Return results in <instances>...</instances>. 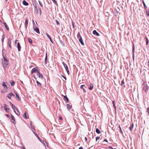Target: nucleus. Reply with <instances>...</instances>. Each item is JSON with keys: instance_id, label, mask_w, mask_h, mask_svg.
Here are the masks:
<instances>
[{"instance_id": "nucleus-39", "label": "nucleus", "mask_w": 149, "mask_h": 149, "mask_svg": "<svg viewBox=\"0 0 149 149\" xmlns=\"http://www.w3.org/2000/svg\"><path fill=\"white\" fill-rule=\"evenodd\" d=\"M43 142L45 145H47V143L45 141H43Z\"/></svg>"}, {"instance_id": "nucleus-35", "label": "nucleus", "mask_w": 149, "mask_h": 149, "mask_svg": "<svg viewBox=\"0 0 149 149\" xmlns=\"http://www.w3.org/2000/svg\"><path fill=\"white\" fill-rule=\"evenodd\" d=\"M100 139V137H99V136L97 137L96 138V141H97V140L99 139Z\"/></svg>"}, {"instance_id": "nucleus-13", "label": "nucleus", "mask_w": 149, "mask_h": 149, "mask_svg": "<svg viewBox=\"0 0 149 149\" xmlns=\"http://www.w3.org/2000/svg\"><path fill=\"white\" fill-rule=\"evenodd\" d=\"M62 63L64 67H65L66 71H67V70H68L67 66V65H65V64L64 62H63Z\"/></svg>"}, {"instance_id": "nucleus-16", "label": "nucleus", "mask_w": 149, "mask_h": 149, "mask_svg": "<svg viewBox=\"0 0 149 149\" xmlns=\"http://www.w3.org/2000/svg\"><path fill=\"white\" fill-rule=\"evenodd\" d=\"M2 85L4 88H7L6 84V83H5V82H2Z\"/></svg>"}, {"instance_id": "nucleus-15", "label": "nucleus", "mask_w": 149, "mask_h": 149, "mask_svg": "<svg viewBox=\"0 0 149 149\" xmlns=\"http://www.w3.org/2000/svg\"><path fill=\"white\" fill-rule=\"evenodd\" d=\"M25 115V118L27 119L28 118H29V116L28 114H27V113L26 112H25L24 113Z\"/></svg>"}, {"instance_id": "nucleus-31", "label": "nucleus", "mask_w": 149, "mask_h": 149, "mask_svg": "<svg viewBox=\"0 0 149 149\" xmlns=\"http://www.w3.org/2000/svg\"><path fill=\"white\" fill-rule=\"evenodd\" d=\"M34 134H35V135H36V136L37 137V138H38V139L39 140H40V139H39V137L38 136V135L37 134H36V133H35Z\"/></svg>"}, {"instance_id": "nucleus-17", "label": "nucleus", "mask_w": 149, "mask_h": 149, "mask_svg": "<svg viewBox=\"0 0 149 149\" xmlns=\"http://www.w3.org/2000/svg\"><path fill=\"white\" fill-rule=\"evenodd\" d=\"M79 42L81 44L83 45H84V43L83 42V40H82V39L81 38H80L79 40Z\"/></svg>"}, {"instance_id": "nucleus-5", "label": "nucleus", "mask_w": 149, "mask_h": 149, "mask_svg": "<svg viewBox=\"0 0 149 149\" xmlns=\"http://www.w3.org/2000/svg\"><path fill=\"white\" fill-rule=\"evenodd\" d=\"M7 88H4L3 89L1 90V92L3 93H6L7 92Z\"/></svg>"}, {"instance_id": "nucleus-44", "label": "nucleus", "mask_w": 149, "mask_h": 149, "mask_svg": "<svg viewBox=\"0 0 149 149\" xmlns=\"http://www.w3.org/2000/svg\"><path fill=\"white\" fill-rule=\"evenodd\" d=\"M67 72L68 74V75H69V74H70V73H69V70H67V71H66Z\"/></svg>"}, {"instance_id": "nucleus-50", "label": "nucleus", "mask_w": 149, "mask_h": 149, "mask_svg": "<svg viewBox=\"0 0 149 149\" xmlns=\"http://www.w3.org/2000/svg\"><path fill=\"white\" fill-rule=\"evenodd\" d=\"M79 149H83V148L82 147H80Z\"/></svg>"}, {"instance_id": "nucleus-30", "label": "nucleus", "mask_w": 149, "mask_h": 149, "mask_svg": "<svg viewBox=\"0 0 149 149\" xmlns=\"http://www.w3.org/2000/svg\"><path fill=\"white\" fill-rule=\"evenodd\" d=\"M134 45L133 46V53H134ZM133 59L134 60V54H133Z\"/></svg>"}, {"instance_id": "nucleus-58", "label": "nucleus", "mask_w": 149, "mask_h": 149, "mask_svg": "<svg viewBox=\"0 0 149 149\" xmlns=\"http://www.w3.org/2000/svg\"><path fill=\"white\" fill-rule=\"evenodd\" d=\"M15 111H16V112H17V111H18V110L17 109V110H15Z\"/></svg>"}, {"instance_id": "nucleus-8", "label": "nucleus", "mask_w": 149, "mask_h": 149, "mask_svg": "<svg viewBox=\"0 0 149 149\" xmlns=\"http://www.w3.org/2000/svg\"><path fill=\"white\" fill-rule=\"evenodd\" d=\"M11 118H12V122L14 123H15V118L12 114H11Z\"/></svg>"}, {"instance_id": "nucleus-61", "label": "nucleus", "mask_w": 149, "mask_h": 149, "mask_svg": "<svg viewBox=\"0 0 149 149\" xmlns=\"http://www.w3.org/2000/svg\"><path fill=\"white\" fill-rule=\"evenodd\" d=\"M122 84H123V82H122Z\"/></svg>"}, {"instance_id": "nucleus-29", "label": "nucleus", "mask_w": 149, "mask_h": 149, "mask_svg": "<svg viewBox=\"0 0 149 149\" xmlns=\"http://www.w3.org/2000/svg\"><path fill=\"white\" fill-rule=\"evenodd\" d=\"M146 14L148 16L149 15V10H147L146 11Z\"/></svg>"}, {"instance_id": "nucleus-59", "label": "nucleus", "mask_w": 149, "mask_h": 149, "mask_svg": "<svg viewBox=\"0 0 149 149\" xmlns=\"http://www.w3.org/2000/svg\"><path fill=\"white\" fill-rule=\"evenodd\" d=\"M8 42H9V44H10V42H9V41Z\"/></svg>"}, {"instance_id": "nucleus-41", "label": "nucleus", "mask_w": 149, "mask_h": 149, "mask_svg": "<svg viewBox=\"0 0 149 149\" xmlns=\"http://www.w3.org/2000/svg\"><path fill=\"white\" fill-rule=\"evenodd\" d=\"M119 128H120V130L121 131V132L122 133V130H121V128L120 126V125H119Z\"/></svg>"}, {"instance_id": "nucleus-49", "label": "nucleus", "mask_w": 149, "mask_h": 149, "mask_svg": "<svg viewBox=\"0 0 149 149\" xmlns=\"http://www.w3.org/2000/svg\"><path fill=\"white\" fill-rule=\"evenodd\" d=\"M72 26H73V28H74V23H72Z\"/></svg>"}, {"instance_id": "nucleus-24", "label": "nucleus", "mask_w": 149, "mask_h": 149, "mask_svg": "<svg viewBox=\"0 0 149 149\" xmlns=\"http://www.w3.org/2000/svg\"><path fill=\"white\" fill-rule=\"evenodd\" d=\"M37 10L38 11L37 12V13H38L40 15L41 14V10L40 9H39L38 10L37 9Z\"/></svg>"}, {"instance_id": "nucleus-14", "label": "nucleus", "mask_w": 149, "mask_h": 149, "mask_svg": "<svg viewBox=\"0 0 149 149\" xmlns=\"http://www.w3.org/2000/svg\"><path fill=\"white\" fill-rule=\"evenodd\" d=\"M46 35L47 37L49 38V39L51 42H52V39L51 37H50V36H49V35L47 33H46Z\"/></svg>"}, {"instance_id": "nucleus-25", "label": "nucleus", "mask_w": 149, "mask_h": 149, "mask_svg": "<svg viewBox=\"0 0 149 149\" xmlns=\"http://www.w3.org/2000/svg\"><path fill=\"white\" fill-rule=\"evenodd\" d=\"M28 24V22L27 20H26L25 22V25L26 27H27V26Z\"/></svg>"}, {"instance_id": "nucleus-28", "label": "nucleus", "mask_w": 149, "mask_h": 149, "mask_svg": "<svg viewBox=\"0 0 149 149\" xmlns=\"http://www.w3.org/2000/svg\"><path fill=\"white\" fill-rule=\"evenodd\" d=\"M67 106L68 108L69 109H70L71 107H72L69 104H67Z\"/></svg>"}, {"instance_id": "nucleus-62", "label": "nucleus", "mask_w": 149, "mask_h": 149, "mask_svg": "<svg viewBox=\"0 0 149 149\" xmlns=\"http://www.w3.org/2000/svg\"><path fill=\"white\" fill-rule=\"evenodd\" d=\"M8 0H6V1H7Z\"/></svg>"}, {"instance_id": "nucleus-12", "label": "nucleus", "mask_w": 149, "mask_h": 149, "mask_svg": "<svg viewBox=\"0 0 149 149\" xmlns=\"http://www.w3.org/2000/svg\"><path fill=\"white\" fill-rule=\"evenodd\" d=\"M22 3L23 5L26 6L28 5L29 4L28 3L24 0L23 1Z\"/></svg>"}, {"instance_id": "nucleus-48", "label": "nucleus", "mask_w": 149, "mask_h": 149, "mask_svg": "<svg viewBox=\"0 0 149 149\" xmlns=\"http://www.w3.org/2000/svg\"><path fill=\"white\" fill-rule=\"evenodd\" d=\"M104 141H106V142H108V141H107V139H104Z\"/></svg>"}, {"instance_id": "nucleus-37", "label": "nucleus", "mask_w": 149, "mask_h": 149, "mask_svg": "<svg viewBox=\"0 0 149 149\" xmlns=\"http://www.w3.org/2000/svg\"><path fill=\"white\" fill-rule=\"evenodd\" d=\"M39 1V4H40V6L41 7H42V3H41V2H40V1Z\"/></svg>"}, {"instance_id": "nucleus-46", "label": "nucleus", "mask_w": 149, "mask_h": 149, "mask_svg": "<svg viewBox=\"0 0 149 149\" xmlns=\"http://www.w3.org/2000/svg\"><path fill=\"white\" fill-rule=\"evenodd\" d=\"M6 116L8 118H9V116L8 115V114H6Z\"/></svg>"}, {"instance_id": "nucleus-10", "label": "nucleus", "mask_w": 149, "mask_h": 149, "mask_svg": "<svg viewBox=\"0 0 149 149\" xmlns=\"http://www.w3.org/2000/svg\"><path fill=\"white\" fill-rule=\"evenodd\" d=\"M17 47L18 48V51H20V49L21 48V47L20 46V44L19 42L17 43Z\"/></svg>"}, {"instance_id": "nucleus-43", "label": "nucleus", "mask_w": 149, "mask_h": 149, "mask_svg": "<svg viewBox=\"0 0 149 149\" xmlns=\"http://www.w3.org/2000/svg\"><path fill=\"white\" fill-rule=\"evenodd\" d=\"M148 40L147 38L146 39V44H148Z\"/></svg>"}, {"instance_id": "nucleus-51", "label": "nucleus", "mask_w": 149, "mask_h": 149, "mask_svg": "<svg viewBox=\"0 0 149 149\" xmlns=\"http://www.w3.org/2000/svg\"><path fill=\"white\" fill-rule=\"evenodd\" d=\"M85 140H86V141H87V137H86L85 138Z\"/></svg>"}, {"instance_id": "nucleus-45", "label": "nucleus", "mask_w": 149, "mask_h": 149, "mask_svg": "<svg viewBox=\"0 0 149 149\" xmlns=\"http://www.w3.org/2000/svg\"><path fill=\"white\" fill-rule=\"evenodd\" d=\"M113 105V107H114V108H115V109H116V107L115 105V104H114V105Z\"/></svg>"}, {"instance_id": "nucleus-40", "label": "nucleus", "mask_w": 149, "mask_h": 149, "mask_svg": "<svg viewBox=\"0 0 149 149\" xmlns=\"http://www.w3.org/2000/svg\"><path fill=\"white\" fill-rule=\"evenodd\" d=\"M56 24L57 25H59V22H58V21H57V20H56Z\"/></svg>"}, {"instance_id": "nucleus-33", "label": "nucleus", "mask_w": 149, "mask_h": 149, "mask_svg": "<svg viewBox=\"0 0 149 149\" xmlns=\"http://www.w3.org/2000/svg\"><path fill=\"white\" fill-rule=\"evenodd\" d=\"M85 85H82L81 86V87H80V88H82V89H83V90L84 91H85V90H84V88H83V87Z\"/></svg>"}, {"instance_id": "nucleus-4", "label": "nucleus", "mask_w": 149, "mask_h": 149, "mask_svg": "<svg viewBox=\"0 0 149 149\" xmlns=\"http://www.w3.org/2000/svg\"><path fill=\"white\" fill-rule=\"evenodd\" d=\"M39 72L38 71L37 68H33L32 69V71H31V73L32 74H33L34 73H37L38 72Z\"/></svg>"}, {"instance_id": "nucleus-34", "label": "nucleus", "mask_w": 149, "mask_h": 149, "mask_svg": "<svg viewBox=\"0 0 149 149\" xmlns=\"http://www.w3.org/2000/svg\"><path fill=\"white\" fill-rule=\"evenodd\" d=\"M47 54H46L45 58V62H46V61H47Z\"/></svg>"}, {"instance_id": "nucleus-42", "label": "nucleus", "mask_w": 149, "mask_h": 149, "mask_svg": "<svg viewBox=\"0 0 149 149\" xmlns=\"http://www.w3.org/2000/svg\"><path fill=\"white\" fill-rule=\"evenodd\" d=\"M147 112L148 113V115L149 116V108H147Z\"/></svg>"}, {"instance_id": "nucleus-55", "label": "nucleus", "mask_w": 149, "mask_h": 149, "mask_svg": "<svg viewBox=\"0 0 149 149\" xmlns=\"http://www.w3.org/2000/svg\"><path fill=\"white\" fill-rule=\"evenodd\" d=\"M63 78H64L65 79H66V78L64 76H63Z\"/></svg>"}, {"instance_id": "nucleus-60", "label": "nucleus", "mask_w": 149, "mask_h": 149, "mask_svg": "<svg viewBox=\"0 0 149 149\" xmlns=\"http://www.w3.org/2000/svg\"><path fill=\"white\" fill-rule=\"evenodd\" d=\"M122 84H123V82H122Z\"/></svg>"}, {"instance_id": "nucleus-32", "label": "nucleus", "mask_w": 149, "mask_h": 149, "mask_svg": "<svg viewBox=\"0 0 149 149\" xmlns=\"http://www.w3.org/2000/svg\"><path fill=\"white\" fill-rule=\"evenodd\" d=\"M53 2L56 5H57L56 1L55 0H52Z\"/></svg>"}, {"instance_id": "nucleus-23", "label": "nucleus", "mask_w": 149, "mask_h": 149, "mask_svg": "<svg viewBox=\"0 0 149 149\" xmlns=\"http://www.w3.org/2000/svg\"><path fill=\"white\" fill-rule=\"evenodd\" d=\"M96 131L97 133L98 134H100V131L99 130V129L98 128H97L96 130Z\"/></svg>"}, {"instance_id": "nucleus-54", "label": "nucleus", "mask_w": 149, "mask_h": 149, "mask_svg": "<svg viewBox=\"0 0 149 149\" xmlns=\"http://www.w3.org/2000/svg\"><path fill=\"white\" fill-rule=\"evenodd\" d=\"M9 47H10V48H11V46L10 45V44H9Z\"/></svg>"}, {"instance_id": "nucleus-9", "label": "nucleus", "mask_w": 149, "mask_h": 149, "mask_svg": "<svg viewBox=\"0 0 149 149\" xmlns=\"http://www.w3.org/2000/svg\"><path fill=\"white\" fill-rule=\"evenodd\" d=\"M93 33L97 36H99V33L96 31V30H94L93 31Z\"/></svg>"}, {"instance_id": "nucleus-52", "label": "nucleus", "mask_w": 149, "mask_h": 149, "mask_svg": "<svg viewBox=\"0 0 149 149\" xmlns=\"http://www.w3.org/2000/svg\"><path fill=\"white\" fill-rule=\"evenodd\" d=\"M112 102H113V105H114L115 104H114V101H112Z\"/></svg>"}, {"instance_id": "nucleus-36", "label": "nucleus", "mask_w": 149, "mask_h": 149, "mask_svg": "<svg viewBox=\"0 0 149 149\" xmlns=\"http://www.w3.org/2000/svg\"><path fill=\"white\" fill-rule=\"evenodd\" d=\"M143 3L144 6L145 8H147V6L145 5V3H144L143 1Z\"/></svg>"}, {"instance_id": "nucleus-20", "label": "nucleus", "mask_w": 149, "mask_h": 149, "mask_svg": "<svg viewBox=\"0 0 149 149\" xmlns=\"http://www.w3.org/2000/svg\"><path fill=\"white\" fill-rule=\"evenodd\" d=\"M134 127V124H132V125H131L130 127L129 128L131 131H132V129Z\"/></svg>"}, {"instance_id": "nucleus-21", "label": "nucleus", "mask_w": 149, "mask_h": 149, "mask_svg": "<svg viewBox=\"0 0 149 149\" xmlns=\"http://www.w3.org/2000/svg\"><path fill=\"white\" fill-rule=\"evenodd\" d=\"M3 24H4V25H5L6 29H7V30H9V28H8V26H7L6 24L5 23H4Z\"/></svg>"}, {"instance_id": "nucleus-22", "label": "nucleus", "mask_w": 149, "mask_h": 149, "mask_svg": "<svg viewBox=\"0 0 149 149\" xmlns=\"http://www.w3.org/2000/svg\"><path fill=\"white\" fill-rule=\"evenodd\" d=\"M10 84L12 86H13L15 84V82L14 81H10Z\"/></svg>"}, {"instance_id": "nucleus-18", "label": "nucleus", "mask_w": 149, "mask_h": 149, "mask_svg": "<svg viewBox=\"0 0 149 149\" xmlns=\"http://www.w3.org/2000/svg\"><path fill=\"white\" fill-rule=\"evenodd\" d=\"M93 87V84L91 83L90 84V87L89 89L90 90H92Z\"/></svg>"}, {"instance_id": "nucleus-7", "label": "nucleus", "mask_w": 149, "mask_h": 149, "mask_svg": "<svg viewBox=\"0 0 149 149\" xmlns=\"http://www.w3.org/2000/svg\"><path fill=\"white\" fill-rule=\"evenodd\" d=\"M4 109L6 112H8L9 110V109L7 108V106L6 104H4Z\"/></svg>"}, {"instance_id": "nucleus-19", "label": "nucleus", "mask_w": 149, "mask_h": 149, "mask_svg": "<svg viewBox=\"0 0 149 149\" xmlns=\"http://www.w3.org/2000/svg\"><path fill=\"white\" fill-rule=\"evenodd\" d=\"M62 95L63 96L64 100H66L67 101H68V98L66 96H63V95Z\"/></svg>"}, {"instance_id": "nucleus-38", "label": "nucleus", "mask_w": 149, "mask_h": 149, "mask_svg": "<svg viewBox=\"0 0 149 149\" xmlns=\"http://www.w3.org/2000/svg\"><path fill=\"white\" fill-rule=\"evenodd\" d=\"M30 125H31V128H32V129H34V127L32 125V124L31 123H30Z\"/></svg>"}, {"instance_id": "nucleus-57", "label": "nucleus", "mask_w": 149, "mask_h": 149, "mask_svg": "<svg viewBox=\"0 0 149 149\" xmlns=\"http://www.w3.org/2000/svg\"><path fill=\"white\" fill-rule=\"evenodd\" d=\"M17 40H15V43H16V42H17Z\"/></svg>"}, {"instance_id": "nucleus-2", "label": "nucleus", "mask_w": 149, "mask_h": 149, "mask_svg": "<svg viewBox=\"0 0 149 149\" xmlns=\"http://www.w3.org/2000/svg\"><path fill=\"white\" fill-rule=\"evenodd\" d=\"M37 75L38 77V80L39 81H40L42 80L43 76L39 72H38Z\"/></svg>"}, {"instance_id": "nucleus-3", "label": "nucleus", "mask_w": 149, "mask_h": 149, "mask_svg": "<svg viewBox=\"0 0 149 149\" xmlns=\"http://www.w3.org/2000/svg\"><path fill=\"white\" fill-rule=\"evenodd\" d=\"M14 96V95L12 93H10L7 95V97L8 99H10L12 97Z\"/></svg>"}, {"instance_id": "nucleus-6", "label": "nucleus", "mask_w": 149, "mask_h": 149, "mask_svg": "<svg viewBox=\"0 0 149 149\" xmlns=\"http://www.w3.org/2000/svg\"><path fill=\"white\" fill-rule=\"evenodd\" d=\"M15 93L16 94V97H17V100H19L20 101L21 100V99L19 97V95H18V93H17V92L16 91H15Z\"/></svg>"}, {"instance_id": "nucleus-26", "label": "nucleus", "mask_w": 149, "mask_h": 149, "mask_svg": "<svg viewBox=\"0 0 149 149\" xmlns=\"http://www.w3.org/2000/svg\"><path fill=\"white\" fill-rule=\"evenodd\" d=\"M28 40L29 42V43H31V44L32 43V40L31 38H29L28 39Z\"/></svg>"}, {"instance_id": "nucleus-11", "label": "nucleus", "mask_w": 149, "mask_h": 149, "mask_svg": "<svg viewBox=\"0 0 149 149\" xmlns=\"http://www.w3.org/2000/svg\"><path fill=\"white\" fill-rule=\"evenodd\" d=\"M34 30L37 33H40L39 29L38 28H34Z\"/></svg>"}, {"instance_id": "nucleus-56", "label": "nucleus", "mask_w": 149, "mask_h": 149, "mask_svg": "<svg viewBox=\"0 0 149 149\" xmlns=\"http://www.w3.org/2000/svg\"><path fill=\"white\" fill-rule=\"evenodd\" d=\"M22 149H25V148H24V147H23L22 148Z\"/></svg>"}, {"instance_id": "nucleus-27", "label": "nucleus", "mask_w": 149, "mask_h": 149, "mask_svg": "<svg viewBox=\"0 0 149 149\" xmlns=\"http://www.w3.org/2000/svg\"><path fill=\"white\" fill-rule=\"evenodd\" d=\"M36 82L38 86H41V84L40 83H39L38 81H37Z\"/></svg>"}, {"instance_id": "nucleus-53", "label": "nucleus", "mask_w": 149, "mask_h": 149, "mask_svg": "<svg viewBox=\"0 0 149 149\" xmlns=\"http://www.w3.org/2000/svg\"><path fill=\"white\" fill-rule=\"evenodd\" d=\"M59 119H60V120H62V117H59Z\"/></svg>"}, {"instance_id": "nucleus-1", "label": "nucleus", "mask_w": 149, "mask_h": 149, "mask_svg": "<svg viewBox=\"0 0 149 149\" xmlns=\"http://www.w3.org/2000/svg\"><path fill=\"white\" fill-rule=\"evenodd\" d=\"M11 104L12 105V108L13 109L15 113L17 115L19 116V113L18 111H17V112H16L15 110H17V108H16L14 105H13L11 103Z\"/></svg>"}, {"instance_id": "nucleus-47", "label": "nucleus", "mask_w": 149, "mask_h": 149, "mask_svg": "<svg viewBox=\"0 0 149 149\" xmlns=\"http://www.w3.org/2000/svg\"><path fill=\"white\" fill-rule=\"evenodd\" d=\"M109 148L110 149H113V148L111 146H109Z\"/></svg>"}]
</instances>
